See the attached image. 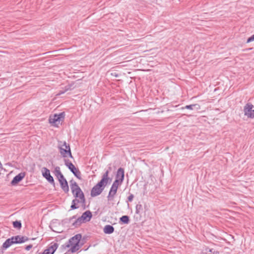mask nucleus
I'll return each mask as SVG.
<instances>
[{"instance_id": "nucleus-1", "label": "nucleus", "mask_w": 254, "mask_h": 254, "mask_svg": "<svg viewBox=\"0 0 254 254\" xmlns=\"http://www.w3.org/2000/svg\"><path fill=\"white\" fill-rule=\"evenodd\" d=\"M109 172V170H107L103 175L101 180L93 187L90 193L92 197H95L100 195L109 183V182L111 181V179L108 176Z\"/></svg>"}, {"instance_id": "nucleus-2", "label": "nucleus", "mask_w": 254, "mask_h": 254, "mask_svg": "<svg viewBox=\"0 0 254 254\" xmlns=\"http://www.w3.org/2000/svg\"><path fill=\"white\" fill-rule=\"evenodd\" d=\"M58 148L63 157L66 158L69 157L71 158H73L70 146L68 144H67L65 141L62 142V141H59Z\"/></svg>"}, {"instance_id": "nucleus-3", "label": "nucleus", "mask_w": 254, "mask_h": 254, "mask_svg": "<svg viewBox=\"0 0 254 254\" xmlns=\"http://www.w3.org/2000/svg\"><path fill=\"white\" fill-rule=\"evenodd\" d=\"M92 216L91 212L89 210L84 212L81 217L77 218L72 223V226L74 228L79 227L83 222L89 221Z\"/></svg>"}, {"instance_id": "nucleus-4", "label": "nucleus", "mask_w": 254, "mask_h": 254, "mask_svg": "<svg viewBox=\"0 0 254 254\" xmlns=\"http://www.w3.org/2000/svg\"><path fill=\"white\" fill-rule=\"evenodd\" d=\"M64 163L65 165L68 167L74 175L78 179L81 180V172L79 169L76 168L69 160L64 159Z\"/></svg>"}, {"instance_id": "nucleus-5", "label": "nucleus", "mask_w": 254, "mask_h": 254, "mask_svg": "<svg viewBox=\"0 0 254 254\" xmlns=\"http://www.w3.org/2000/svg\"><path fill=\"white\" fill-rule=\"evenodd\" d=\"M82 238L80 234L75 235L74 236L70 238L67 242L62 246L64 249L69 248L73 244L76 243L78 241V244H79L80 241Z\"/></svg>"}, {"instance_id": "nucleus-6", "label": "nucleus", "mask_w": 254, "mask_h": 254, "mask_svg": "<svg viewBox=\"0 0 254 254\" xmlns=\"http://www.w3.org/2000/svg\"><path fill=\"white\" fill-rule=\"evenodd\" d=\"M117 183V182H114L111 186L108 195L107 196V198L109 201L114 200L115 195L117 193L118 187L121 186V185Z\"/></svg>"}, {"instance_id": "nucleus-7", "label": "nucleus", "mask_w": 254, "mask_h": 254, "mask_svg": "<svg viewBox=\"0 0 254 254\" xmlns=\"http://www.w3.org/2000/svg\"><path fill=\"white\" fill-rule=\"evenodd\" d=\"M64 112L61 113L59 114H55L52 118L50 117L49 122L51 124L56 126L57 124H59L62 119H64Z\"/></svg>"}, {"instance_id": "nucleus-8", "label": "nucleus", "mask_w": 254, "mask_h": 254, "mask_svg": "<svg viewBox=\"0 0 254 254\" xmlns=\"http://www.w3.org/2000/svg\"><path fill=\"white\" fill-rule=\"evenodd\" d=\"M124 169L123 168H120L117 172L116 179L114 182H117V184L121 185L124 180Z\"/></svg>"}, {"instance_id": "nucleus-9", "label": "nucleus", "mask_w": 254, "mask_h": 254, "mask_svg": "<svg viewBox=\"0 0 254 254\" xmlns=\"http://www.w3.org/2000/svg\"><path fill=\"white\" fill-rule=\"evenodd\" d=\"M42 175L51 184L55 185V182L53 177L51 175L49 169L44 167L43 168Z\"/></svg>"}, {"instance_id": "nucleus-10", "label": "nucleus", "mask_w": 254, "mask_h": 254, "mask_svg": "<svg viewBox=\"0 0 254 254\" xmlns=\"http://www.w3.org/2000/svg\"><path fill=\"white\" fill-rule=\"evenodd\" d=\"M58 180L63 190L65 192H68L69 190L68 183L64 175H62V177H60V178L58 179Z\"/></svg>"}, {"instance_id": "nucleus-11", "label": "nucleus", "mask_w": 254, "mask_h": 254, "mask_svg": "<svg viewBox=\"0 0 254 254\" xmlns=\"http://www.w3.org/2000/svg\"><path fill=\"white\" fill-rule=\"evenodd\" d=\"M73 196L75 198H78L80 199V201L82 204V206L83 207L84 209L85 208V202L86 199L84 196V194L82 191L81 192H75L72 193Z\"/></svg>"}, {"instance_id": "nucleus-12", "label": "nucleus", "mask_w": 254, "mask_h": 254, "mask_svg": "<svg viewBox=\"0 0 254 254\" xmlns=\"http://www.w3.org/2000/svg\"><path fill=\"white\" fill-rule=\"evenodd\" d=\"M25 176V172H21L15 176L11 182L12 186H15L19 183Z\"/></svg>"}, {"instance_id": "nucleus-13", "label": "nucleus", "mask_w": 254, "mask_h": 254, "mask_svg": "<svg viewBox=\"0 0 254 254\" xmlns=\"http://www.w3.org/2000/svg\"><path fill=\"white\" fill-rule=\"evenodd\" d=\"M14 244H21L27 241L29 239L26 236L17 235L11 237Z\"/></svg>"}, {"instance_id": "nucleus-14", "label": "nucleus", "mask_w": 254, "mask_h": 254, "mask_svg": "<svg viewBox=\"0 0 254 254\" xmlns=\"http://www.w3.org/2000/svg\"><path fill=\"white\" fill-rule=\"evenodd\" d=\"M58 244L57 243H54L53 245L50 246L48 249L44 250V252L48 253L47 254H54L55 252L56 251L58 247Z\"/></svg>"}, {"instance_id": "nucleus-15", "label": "nucleus", "mask_w": 254, "mask_h": 254, "mask_svg": "<svg viewBox=\"0 0 254 254\" xmlns=\"http://www.w3.org/2000/svg\"><path fill=\"white\" fill-rule=\"evenodd\" d=\"M254 107V105L251 103H248L246 104L244 107V115L247 117L249 116V114L251 113L252 110Z\"/></svg>"}, {"instance_id": "nucleus-16", "label": "nucleus", "mask_w": 254, "mask_h": 254, "mask_svg": "<svg viewBox=\"0 0 254 254\" xmlns=\"http://www.w3.org/2000/svg\"><path fill=\"white\" fill-rule=\"evenodd\" d=\"M14 241L12 238L7 239L2 244V247L3 249H6L9 248L12 244H14Z\"/></svg>"}, {"instance_id": "nucleus-17", "label": "nucleus", "mask_w": 254, "mask_h": 254, "mask_svg": "<svg viewBox=\"0 0 254 254\" xmlns=\"http://www.w3.org/2000/svg\"><path fill=\"white\" fill-rule=\"evenodd\" d=\"M115 229L113 226L110 225H106L103 229L104 232L107 234H111L114 232Z\"/></svg>"}, {"instance_id": "nucleus-18", "label": "nucleus", "mask_w": 254, "mask_h": 254, "mask_svg": "<svg viewBox=\"0 0 254 254\" xmlns=\"http://www.w3.org/2000/svg\"><path fill=\"white\" fill-rule=\"evenodd\" d=\"M200 108V106L199 104H191L189 105H186L185 107L182 108V109H189V110H194L196 109V110H199Z\"/></svg>"}, {"instance_id": "nucleus-19", "label": "nucleus", "mask_w": 254, "mask_h": 254, "mask_svg": "<svg viewBox=\"0 0 254 254\" xmlns=\"http://www.w3.org/2000/svg\"><path fill=\"white\" fill-rule=\"evenodd\" d=\"M71 248L68 250V252H70L72 253H75L77 252L81 247V245H79V244H78V241L75 243L73 244V245H71Z\"/></svg>"}, {"instance_id": "nucleus-20", "label": "nucleus", "mask_w": 254, "mask_h": 254, "mask_svg": "<svg viewBox=\"0 0 254 254\" xmlns=\"http://www.w3.org/2000/svg\"><path fill=\"white\" fill-rule=\"evenodd\" d=\"M78 203H81L79 198H75V199H73L72 201L71 205L70 206V209L73 210L78 208L79 206H77L76 204Z\"/></svg>"}, {"instance_id": "nucleus-21", "label": "nucleus", "mask_w": 254, "mask_h": 254, "mask_svg": "<svg viewBox=\"0 0 254 254\" xmlns=\"http://www.w3.org/2000/svg\"><path fill=\"white\" fill-rule=\"evenodd\" d=\"M120 221L122 224H128L129 222V217L127 215H124L120 218Z\"/></svg>"}, {"instance_id": "nucleus-22", "label": "nucleus", "mask_w": 254, "mask_h": 254, "mask_svg": "<svg viewBox=\"0 0 254 254\" xmlns=\"http://www.w3.org/2000/svg\"><path fill=\"white\" fill-rule=\"evenodd\" d=\"M53 173L55 176L58 178V179L60 178V177H62V175H63V174L61 172L60 168L59 166H57L55 167V170L53 172Z\"/></svg>"}, {"instance_id": "nucleus-23", "label": "nucleus", "mask_w": 254, "mask_h": 254, "mask_svg": "<svg viewBox=\"0 0 254 254\" xmlns=\"http://www.w3.org/2000/svg\"><path fill=\"white\" fill-rule=\"evenodd\" d=\"M70 185V189L71 190H74L75 189L78 188V187H79L78 185V184L75 182L74 180H71L69 181Z\"/></svg>"}, {"instance_id": "nucleus-24", "label": "nucleus", "mask_w": 254, "mask_h": 254, "mask_svg": "<svg viewBox=\"0 0 254 254\" xmlns=\"http://www.w3.org/2000/svg\"><path fill=\"white\" fill-rule=\"evenodd\" d=\"M13 226L14 228L20 229L22 227L21 223L20 221H15L13 222Z\"/></svg>"}, {"instance_id": "nucleus-25", "label": "nucleus", "mask_w": 254, "mask_h": 254, "mask_svg": "<svg viewBox=\"0 0 254 254\" xmlns=\"http://www.w3.org/2000/svg\"><path fill=\"white\" fill-rule=\"evenodd\" d=\"M142 206L140 204H137L135 206V212L136 214H138L140 212V210L142 209Z\"/></svg>"}, {"instance_id": "nucleus-26", "label": "nucleus", "mask_w": 254, "mask_h": 254, "mask_svg": "<svg viewBox=\"0 0 254 254\" xmlns=\"http://www.w3.org/2000/svg\"><path fill=\"white\" fill-rule=\"evenodd\" d=\"M206 253H211L212 254H219V252L217 251H215L213 249H209L207 251V249H206Z\"/></svg>"}, {"instance_id": "nucleus-27", "label": "nucleus", "mask_w": 254, "mask_h": 254, "mask_svg": "<svg viewBox=\"0 0 254 254\" xmlns=\"http://www.w3.org/2000/svg\"><path fill=\"white\" fill-rule=\"evenodd\" d=\"M254 41V34L252 36H251L247 39V43H250Z\"/></svg>"}, {"instance_id": "nucleus-28", "label": "nucleus", "mask_w": 254, "mask_h": 254, "mask_svg": "<svg viewBox=\"0 0 254 254\" xmlns=\"http://www.w3.org/2000/svg\"><path fill=\"white\" fill-rule=\"evenodd\" d=\"M248 118L253 119L254 118V110H252L251 113L249 114Z\"/></svg>"}, {"instance_id": "nucleus-29", "label": "nucleus", "mask_w": 254, "mask_h": 254, "mask_svg": "<svg viewBox=\"0 0 254 254\" xmlns=\"http://www.w3.org/2000/svg\"><path fill=\"white\" fill-rule=\"evenodd\" d=\"M71 191H72V193H74L75 192H81L82 191L81 190L80 187H78V188L75 189L74 190L73 189L71 190Z\"/></svg>"}, {"instance_id": "nucleus-30", "label": "nucleus", "mask_w": 254, "mask_h": 254, "mask_svg": "<svg viewBox=\"0 0 254 254\" xmlns=\"http://www.w3.org/2000/svg\"><path fill=\"white\" fill-rule=\"evenodd\" d=\"M133 197L134 195L132 194H130L127 197L128 201L129 202L132 201Z\"/></svg>"}, {"instance_id": "nucleus-31", "label": "nucleus", "mask_w": 254, "mask_h": 254, "mask_svg": "<svg viewBox=\"0 0 254 254\" xmlns=\"http://www.w3.org/2000/svg\"><path fill=\"white\" fill-rule=\"evenodd\" d=\"M32 248V245H29L25 247V250L27 251H29Z\"/></svg>"}, {"instance_id": "nucleus-32", "label": "nucleus", "mask_w": 254, "mask_h": 254, "mask_svg": "<svg viewBox=\"0 0 254 254\" xmlns=\"http://www.w3.org/2000/svg\"><path fill=\"white\" fill-rule=\"evenodd\" d=\"M4 249H3L2 248V247L1 246V247L0 248V254H3L4 252H3V250Z\"/></svg>"}, {"instance_id": "nucleus-33", "label": "nucleus", "mask_w": 254, "mask_h": 254, "mask_svg": "<svg viewBox=\"0 0 254 254\" xmlns=\"http://www.w3.org/2000/svg\"><path fill=\"white\" fill-rule=\"evenodd\" d=\"M75 218H76L75 216H72V217L70 218L69 219V222H71V221H72V219H75Z\"/></svg>"}]
</instances>
